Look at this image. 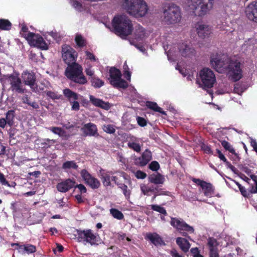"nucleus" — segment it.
I'll return each instance as SVG.
<instances>
[{
    "mask_svg": "<svg viewBox=\"0 0 257 257\" xmlns=\"http://www.w3.org/2000/svg\"><path fill=\"white\" fill-rule=\"evenodd\" d=\"M210 64L219 73L226 72L228 78L233 81L239 80L242 76L240 62L226 56H221L218 54L212 56Z\"/></svg>",
    "mask_w": 257,
    "mask_h": 257,
    "instance_id": "1",
    "label": "nucleus"
},
{
    "mask_svg": "<svg viewBox=\"0 0 257 257\" xmlns=\"http://www.w3.org/2000/svg\"><path fill=\"white\" fill-rule=\"evenodd\" d=\"M122 7L128 14L135 18L144 17L148 11L144 0H122Z\"/></svg>",
    "mask_w": 257,
    "mask_h": 257,
    "instance_id": "2",
    "label": "nucleus"
},
{
    "mask_svg": "<svg viewBox=\"0 0 257 257\" xmlns=\"http://www.w3.org/2000/svg\"><path fill=\"white\" fill-rule=\"evenodd\" d=\"M169 48L166 52L169 60L175 61L181 56L185 58H191L195 54V50L185 43L167 46Z\"/></svg>",
    "mask_w": 257,
    "mask_h": 257,
    "instance_id": "3",
    "label": "nucleus"
},
{
    "mask_svg": "<svg viewBox=\"0 0 257 257\" xmlns=\"http://www.w3.org/2000/svg\"><path fill=\"white\" fill-rule=\"evenodd\" d=\"M112 24L115 33L122 37L129 35L132 32V23L126 15L115 16L112 20Z\"/></svg>",
    "mask_w": 257,
    "mask_h": 257,
    "instance_id": "4",
    "label": "nucleus"
},
{
    "mask_svg": "<svg viewBox=\"0 0 257 257\" xmlns=\"http://www.w3.org/2000/svg\"><path fill=\"white\" fill-rule=\"evenodd\" d=\"M65 75L70 80L79 84H85L87 82L83 73V68L78 63L68 65L65 70Z\"/></svg>",
    "mask_w": 257,
    "mask_h": 257,
    "instance_id": "5",
    "label": "nucleus"
},
{
    "mask_svg": "<svg viewBox=\"0 0 257 257\" xmlns=\"http://www.w3.org/2000/svg\"><path fill=\"white\" fill-rule=\"evenodd\" d=\"M214 0H186V5L199 16H203L213 8Z\"/></svg>",
    "mask_w": 257,
    "mask_h": 257,
    "instance_id": "6",
    "label": "nucleus"
},
{
    "mask_svg": "<svg viewBox=\"0 0 257 257\" xmlns=\"http://www.w3.org/2000/svg\"><path fill=\"white\" fill-rule=\"evenodd\" d=\"M216 82L215 74L209 68H204L199 71L197 82L201 87L204 89L210 88Z\"/></svg>",
    "mask_w": 257,
    "mask_h": 257,
    "instance_id": "7",
    "label": "nucleus"
},
{
    "mask_svg": "<svg viewBox=\"0 0 257 257\" xmlns=\"http://www.w3.org/2000/svg\"><path fill=\"white\" fill-rule=\"evenodd\" d=\"M181 19V12L178 6L171 4L164 9L163 20L166 24H175L179 23Z\"/></svg>",
    "mask_w": 257,
    "mask_h": 257,
    "instance_id": "8",
    "label": "nucleus"
},
{
    "mask_svg": "<svg viewBox=\"0 0 257 257\" xmlns=\"http://www.w3.org/2000/svg\"><path fill=\"white\" fill-rule=\"evenodd\" d=\"M108 80L110 84L114 87L125 88L128 86L126 81L121 78L120 70L115 67H111L109 70Z\"/></svg>",
    "mask_w": 257,
    "mask_h": 257,
    "instance_id": "9",
    "label": "nucleus"
},
{
    "mask_svg": "<svg viewBox=\"0 0 257 257\" xmlns=\"http://www.w3.org/2000/svg\"><path fill=\"white\" fill-rule=\"evenodd\" d=\"M24 38L31 46L37 47L43 50L48 49V44L40 35L34 33H29L24 34Z\"/></svg>",
    "mask_w": 257,
    "mask_h": 257,
    "instance_id": "10",
    "label": "nucleus"
},
{
    "mask_svg": "<svg viewBox=\"0 0 257 257\" xmlns=\"http://www.w3.org/2000/svg\"><path fill=\"white\" fill-rule=\"evenodd\" d=\"M24 38L31 46L37 47L43 50L48 49V44L40 35L34 33H29L24 34Z\"/></svg>",
    "mask_w": 257,
    "mask_h": 257,
    "instance_id": "11",
    "label": "nucleus"
},
{
    "mask_svg": "<svg viewBox=\"0 0 257 257\" xmlns=\"http://www.w3.org/2000/svg\"><path fill=\"white\" fill-rule=\"evenodd\" d=\"M78 54L71 46L63 45L62 46V57L63 60L67 65L76 63Z\"/></svg>",
    "mask_w": 257,
    "mask_h": 257,
    "instance_id": "12",
    "label": "nucleus"
},
{
    "mask_svg": "<svg viewBox=\"0 0 257 257\" xmlns=\"http://www.w3.org/2000/svg\"><path fill=\"white\" fill-rule=\"evenodd\" d=\"M76 232L78 241L89 243L91 245L97 244V237L91 230H77Z\"/></svg>",
    "mask_w": 257,
    "mask_h": 257,
    "instance_id": "13",
    "label": "nucleus"
},
{
    "mask_svg": "<svg viewBox=\"0 0 257 257\" xmlns=\"http://www.w3.org/2000/svg\"><path fill=\"white\" fill-rule=\"evenodd\" d=\"M6 80L11 85L10 89L12 91L18 93H24L25 92L21 79L17 75H9L7 76Z\"/></svg>",
    "mask_w": 257,
    "mask_h": 257,
    "instance_id": "14",
    "label": "nucleus"
},
{
    "mask_svg": "<svg viewBox=\"0 0 257 257\" xmlns=\"http://www.w3.org/2000/svg\"><path fill=\"white\" fill-rule=\"evenodd\" d=\"M80 175L85 183L91 189H96L100 187L101 183L98 179L93 176L86 170H82Z\"/></svg>",
    "mask_w": 257,
    "mask_h": 257,
    "instance_id": "15",
    "label": "nucleus"
},
{
    "mask_svg": "<svg viewBox=\"0 0 257 257\" xmlns=\"http://www.w3.org/2000/svg\"><path fill=\"white\" fill-rule=\"evenodd\" d=\"M171 225L179 231H186L190 233L194 232L192 226L187 224L183 219L177 218H171Z\"/></svg>",
    "mask_w": 257,
    "mask_h": 257,
    "instance_id": "16",
    "label": "nucleus"
},
{
    "mask_svg": "<svg viewBox=\"0 0 257 257\" xmlns=\"http://www.w3.org/2000/svg\"><path fill=\"white\" fill-rule=\"evenodd\" d=\"M195 28L198 37L202 39L208 37L212 33L211 27L205 23H198L196 25Z\"/></svg>",
    "mask_w": 257,
    "mask_h": 257,
    "instance_id": "17",
    "label": "nucleus"
},
{
    "mask_svg": "<svg viewBox=\"0 0 257 257\" xmlns=\"http://www.w3.org/2000/svg\"><path fill=\"white\" fill-rule=\"evenodd\" d=\"M127 145L130 149L139 153L141 150V147L140 144V139L133 135H128L126 138Z\"/></svg>",
    "mask_w": 257,
    "mask_h": 257,
    "instance_id": "18",
    "label": "nucleus"
},
{
    "mask_svg": "<svg viewBox=\"0 0 257 257\" xmlns=\"http://www.w3.org/2000/svg\"><path fill=\"white\" fill-rule=\"evenodd\" d=\"M245 14L248 19L257 23V2L252 3L246 7Z\"/></svg>",
    "mask_w": 257,
    "mask_h": 257,
    "instance_id": "19",
    "label": "nucleus"
},
{
    "mask_svg": "<svg viewBox=\"0 0 257 257\" xmlns=\"http://www.w3.org/2000/svg\"><path fill=\"white\" fill-rule=\"evenodd\" d=\"M112 174V172L107 171L101 168L98 172V175L101 180L103 186L105 187L111 186V175Z\"/></svg>",
    "mask_w": 257,
    "mask_h": 257,
    "instance_id": "20",
    "label": "nucleus"
},
{
    "mask_svg": "<svg viewBox=\"0 0 257 257\" xmlns=\"http://www.w3.org/2000/svg\"><path fill=\"white\" fill-rule=\"evenodd\" d=\"M152 160V153L150 151L146 150L142 156L135 159L136 164L140 166H144Z\"/></svg>",
    "mask_w": 257,
    "mask_h": 257,
    "instance_id": "21",
    "label": "nucleus"
},
{
    "mask_svg": "<svg viewBox=\"0 0 257 257\" xmlns=\"http://www.w3.org/2000/svg\"><path fill=\"white\" fill-rule=\"evenodd\" d=\"M81 130L86 136H98L97 128L96 125L92 123L85 124Z\"/></svg>",
    "mask_w": 257,
    "mask_h": 257,
    "instance_id": "22",
    "label": "nucleus"
},
{
    "mask_svg": "<svg viewBox=\"0 0 257 257\" xmlns=\"http://www.w3.org/2000/svg\"><path fill=\"white\" fill-rule=\"evenodd\" d=\"M75 181L71 179H67L65 181L59 183L57 186L58 190L61 192H66L74 187Z\"/></svg>",
    "mask_w": 257,
    "mask_h": 257,
    "instance_id": "23",
    "label": "nucleus"
},
{
    "mask_svg": "<svg viewBox=\"0 0 257 257\" xmlns=\"http://www.w3.org/2000/svg\"><path fill=\"white\" fill-rule=\"evenodd\" d=\"M22 77L25 84L30 86L31 89L34 88L35 84V78L33 73L27 71L22 73Z\"/></svg>",
    "mask_w": 257,
    "mask_h": 257,
    "instance_id": "24",
    "label": "nucleus"
},
{
    "mask_svg": "<svg viewBox=\"0 0 257 257\" xmlns=\"http://www.w3.org/2000/svg\"><path fill=\"white\" fill-rule=\"evenodd\" d=\"M90 101L95 106L99 107L105 110H108L110 108V104L108 102H105L100 99L95 98L92 95L89 96Z\"/></svg>",
    "mask_w": 257,
    "mask_h": 257,
    "instance_id": "25",
    "label": "nucleus"
},
{
    "mask_svg": "<svg viewBox=\"0 0 257 257\" xmlns=\"http://www.w3.org/2000/svg\"><path fill=\"white\" fill-rule=\"evenodd\" d=\"M146 238L156 246L161 245L165 244L161 236L157 233H147Z\"/></svg>",
    "mask_w": 257,
    "mask_h": 257,
    "instance_id": "26",
    "label": "nucleus"
},
{
    "mask_svg": "<svg viewBox=\"0 0 257 257\" xmlns=\"http://www.w3.org/2000/svg\"><path fill=\"white\" fill-rule=\"evenodd\" d=\"M63 93L65 97L72 103V101L76 100L78 99V95L69 88H65L63 90Z\"/></svg>",
    "mask_w": 257,
    "mask_h": 257,
    "instance_id": "27",
    "label": "nucleus"
},
{
    "mask_svg": "<svg viewBox=\"0 0 257 257\" xmlns=\"http://www.w3.org/2000/svg\"><path fill=\"white\" fill-rule=\"evenodd\" d=\"M202 191L206 197H211L214 194V188L211 184L206 182L201 187Z\"/></svg>",
    "mask_w": 257,
    "mask_h": 257,
    "instance_id": "28",
    "label": "nucleus"
},
{
    "mask_svg": "<svg viewBox=\"0 0 257 257\" xmlns=\"http://www.w3.org/2000/svg\"><path fill=\"white\" fill-rule=\"evenodd\" d=\"M50 84L48 82L43 81L41 82L38 86H36V84H35L34 88H32V89L33 91L39 93L42 92L46 93L48 91L47 89L48 88V86Z\"/></svg>",
    "mask_w": 257,
    "mask_h": 257,
    "instance_id": "29",
    "label": "nucleus"
},
{
    "mask_svg": "<svg viewBox=\"0 0 257 257\" xmlns=\"http://www.w3.org/2000/svg\"><path fill=\"white\" fill-rule=\"evenodd\" d=\"M176 243L184 252H187L190 247L189 242L186 239L182 237L177 238Z\"/></svg>",
    "mask_w": 257,
    "mask_h": 257,
    "instance_id": "30",
    "label": "nucleus"
},
{
    "mask_svg": "<svg viewBox=\"0 0 257 257\" xmlns=\"http://www.w3.org/2000/svg\"><path fill=\"white\" fill-rule=\"evenodd\" d=\"M134 34L135 39L138 40H142L147 36V34L144 29L140 25L136 26Z\"/></svg>",
    "mask_w": 257,
    "mask_h": 257,
    "instance_id": "31",
    "label": "nucleus"
},
{
    "mask_svg": "<svg viewBox=\"0 0 257 257\" xmlns=\"http://www.w3.org/2000/svg\"><path fill=\"white\" fill-rule=\"evenodd\" d=\"M78 166L74 161H68L64 162L62 165V169L65 171L72 169L77 170Z\"/></svg>",
    "mask_w": 257,
    "mask_h": 257,
    "instance_id": "32",
    "label": "nucleus"
},
{
    "mask_svg": "<svg viewBox=\"0 0 257 257\" xmlns=\"http://www.w3.org/2000/svg\"><path fill=\"white\" fill-rule=\"evenodd\" d=\"M147 107L157 112H160L162 114H165V112L162 110V108L159 107L156 102L147 101L146 102Z\"/></svg>",
    "mask_w": 257,
    "mask_h": 257,
    "instance_id": "33",
    "label": "nucleus"
},
{
    "mask_svg": "<svg viewBox=\"0 0 257 257\" xmlns=\"http://www.w3.org/2000/svg\"><path fill=\"white\" fill-rule=\"evenodd\" d=\"M164 178L160 174H156L152 175L150 177V181L151 182L156 184H162L164 182Z\"/></svg>",
    "mask_w": 257,
    "mask_h": 257,
    "instance_id": "34",
    "label": "nucleus"
},
{
    "mask_svg": "<svg viewBox=\"0 0 257 257\" xmlns=\"http://www.w3.org/2000/svg\"><path fill=\"white\" fill-rule=\"evenodd\" d=\"M91 82L92 86L96 88H100L104 84L103 80L96 77H92Z\"/></svg>",
    "mask_w": 257,
    "mask_h": 257,
    "instance_id": "35",
    "label": "nucleus"
},
{
    "mask_svg": "<svg viewBox=\"0 0 257 257\" xmlns=\"http://www.w3.org/2000/svg\"><path fill=\"white\" fill-rule=\"evenodd\" d=\"M15 116V112L13 110H9L6 114V120L8 124L12 126L14 124V118Z\"/></svg>",
    "mask_w": 257,
    "mask_h": 257,
    "instance_id": "36",
    "label": "nucleus"
},
{
    "mask_svg": "<svg viewBox=\"0 0 257 257\" xmlns=\"http://www.w3.org/2000/svg\"><path fill=\"white\" fill-rule=\"evenodd\" d=\"M110 213L114 218L118 220H121L123 218L124 215L122 213L118 210L115 208L110 209Z\"/></svg>",
    "mask_w": 257,
    "mask_h": 257,
    "instance_id": "37",
    "label": "nucleus"
},
{
    "mask_svg": "<svg viewBox=\"0 0 257 257\" xmlns=\"http://www.w3.org/2000/svg\"><path fill=\"white\" fill-rule=\"evenodd\" d=\"M75 41L79 47H83L86 45L85 39L80 34H76Z\"/></svg>",
    "mask_w": 257,
    "mask_h": 257,
    "instance_id": "38",
    "label": "nucleus"
},
{
    "mask_svg": "<svg viewBox=\"0 0 257 257\" xmlns=\"http://www.w3.org/2000/svg\"><path fill=\"white\" fill-rule=\"evenodd\" d=\"M21 248L24 249V250L28 254L34 253L36 251V248L35 245L30 244H25L21 246Z\"/></svg>",
    "mask_w": 257,
    "mask_h": 257,
    "instance_id": "39",
    "label": "nucleus"
},
{
    "mask_svg": "<svg viewBox=\"0 0 257 257\" xmlns=\"http://www.w3.org/2000/svg\"><path fill=\"white\" fill-rule=\"evenodd\" d=\"M12 24L7 20L0 19V29L2 30H9L11 28Z\"/></svg>",
    "mask_w": 257,
    "mask_h": 257,
    "instance_id": "40",
    "label": "nucleus"
},
{
    "mask_svg": "<svg viewBox=\"0 0 257 257\" xmlns=\"http://www.w3.org/2000/svg\"><path fill=\"white\" fill-rule=\"evenodd\" d=\"M49 130L54 134L58 135L60 137L66 136V132L61 127H51L49 128Z\"/></svg>",
    "mask_w": 257,
    "mask_h": 257,
    "instance_id": "41",
    "label": "nucleus"
},
{
    "mask_svg": "<svg viewBox=\"0 0 257 257\" xmlns=\"http://www.w3.org/2000/svg\"><path fill=\"white\" fill-rule=\"evenodd\" d=\"M119 188L122 191L123 194L125 196L126 199L128 200L130 198L131 190L128 189L127 186L124 184H120L119 185Z\"/></svg>",
    "mask_w": 257,
    "mask_h": 257,
    "instance_id": "42",
    "label": "nucleus"
},
{
    "mask_svg": "<svg viewBox=\"0 0 257 257\" xmlns=\"http://www.w3.org/2000/svg\"><path fill=\"white\" fill-rule=\"evenodd\" d=\"M250 177L253 182V183L251 184L250 192L251 193H257V176L253 174H250Z\"/></svg>",
    "mask_w": 257,
    "mask_h": 257,
    "instance_id": "43",
    "label": "nucleus"
},
{
    "mask_svg": "<svg viewBox=\"0 0 257 257\" xmlns=\"http://www.w3.org/2000/svg\"><path fill=\"white\" fill-rule=\"evenodd\" d=\"M207 243L209 247V250H211V249H217V247L218 245V243L215 238L209 237L208 239Z\"/></svg>",
    "mask_w": 257,
    "mask_h": 257,
    "instance_id": "44",
    "label": "nucleus"
},
{
    "mask_svg": "<svg viewBox=\"0 0 257 257\" xmlns=\"http://www.w3.org/2000/svg\"><path fill=\"white\" fill-rule=\"evenodd\" d=\"M123 75L124 77L128 81L131 80V73L129 71V68L125 61L123 66Z\"/></svg>",
    "mask_w": 257,
    "mask_h": 257,
    "instance_id": "45",
    "label": "nucleus"
},
{
    "mask_svg": "<svg viewBox=\"0 0 257 257\" xmlns=\"http://www.w3.org/2000/svg\"><path fill=\"white\" fill-rule=\"evenodd\" d=\"M71 4L72 7L79 12H81L84 10L82 4L76 0H72Z\"/></svg>",
    "mask_w": 257,
    "mask_h": 257,
    "instance_id": "46",
    "label": "nucleus"
},
{
    "mask_svg": "<svg viewBox=\"0 0 257 257\" xmlns=\"http://www.w3.org/2000/svg\"><path fill=\"white\" fill-rule=\"evenodd\" d=\"M46 93L47 96L52 99H59L62 97V95L58 94L57 92L51 91L48 90Z\"/></svg>",
    "mask_w": 257,
    "mask_h": 257,
    "instance_id": "47",
    "label": "nucleus"
},
{
    "mask_svg": "<svg viewBox=\"0 0 257 257\" xmlns=\"http://www.w3.org/2000/svg\"><path fill=\"white\" fill-rule=\"evenodd\" d=\"M151 208L156 211H157L161 214L166 215L167 214L165 208L158 205H152Z\"/></svg>",
    "mask_w": 257,
    "mask_h": 257,
    "instance_id": "48",
    "label": "nucleus"
},
{
    "mask_svg": "<svg viewBox=\"0 0 257 257\" xmlns=\"http://www.w3.org/2000/svg\"><path fill=\"white\" fill-rule=\"evenodd\" d=\"M102 128L105 132L108 134H113L115 131L113 126L111 124L104 125Z\"/></svg>",
    "mask_w": 257,
    "mask_h": 257,
    "instance_id": "49",
    "label": "nucleus"
},
{
    "mask_svg": "<svg viewBox=\"0 0 257 257\" xmlns=\"http://www.w3.org/2000/svg\"><path fill=\"white\" fill-rule=\"evenodd\" d=\"M221 145L225 150L229 151L231 153H234L235 151L234 149L232 147V146L230 145V144L228 142L225 141H222L221 143Z\"/></svg>",
    "mask_w": 257,
    "mask_h": 257,
    "instance_id": "50",
    "label": "nucleus"
},
{
    "mask_svg": "<svg viewBox=\"0 0 257 257\" xmlns=\"http://www.w3.org/2000/svg\"><path fill=\"white\" fill-rule=\"evenodd\" d=\"M135 175L138 179H145L147 177V174L145 173L140 170L136 171L135 173Z\"/></svg>",
    "mask_w": 257,
    "mask_h": 257,
    "instance_id": "51",
    "label": "nucleus"
},
{
    "mask_svg": "<svg viewBox=\"0 0 257 257\" xmlns=\"http://www.w3.org/2000/svg\"><path fill=\"white\" fill-rule=\"evenodd\" d=\"M159 167V163L156 161H153L149 165V168L152 171H157Z\"/></svg>",
    "mask_w": 257,
    "mask_h": 257,
    "instance_id": "52",
    "label": "nucleus"
},
{
    "mask_svg": "<svg viewBox=\"0 0 257 257\" xmlns=\"http://www.w3.org/2000/svg\"><path fill=\"white\" fill-rule=\"evenodd\" d=\"M70 103L72 104L71 109L72 110L77 111L79 109L80 105L78 101L73 100L72 101V103Z\"/></svg>",
    "mask_w": 257,
    "mask_h": 257,
    "instance_id": "53",
    "label": "nucleus"
},
{
    "mask_svg": "<svg viewBox=\"0 0 257 257\" xmlns=\"http://www.w3.org/2000/svg\"><path fill=\"white\" fill-rule=\"evenodd\" d=\"M75 187L78 189L81 194L86 193L87 191L86 188L83 184H80L76 185Z\"/></svg>",
    "mask_w": 257,
    "mask_h": 257,
    "instance_id": "54",
    "label": "nucleus"
},
{
    "mask_svg": "<svg viewBox=\"0 0 257 257\" xmlns=\"http://www.w3.org/2000/svg\"><path fill=\"white\" fill-rule=\"evenodd\" d=\"M201 149L205 153H207V154H212V152L210 148L208 146H207L205 144H203L202 145Z\"/></svg>",
    "mask_w": 257,
    "mask_h": 257,
    "instance_id": "55",
    "label": "nucleus"
},
{
    "mask_svg": "<svg viewBox=\"0 0 257 257\" xmlns=\"http://www.w3.org/2000/svg\"><path fill=\"white\" fill-rule=\"evenodd\" d=\"M0 182L3 185L10 186L8 182L5 179V176L1 173H0Z\"/></svg>",
    "mask_w": 257,
    "mask_h": 257,
    "instance_id": "56",
    "label": "nucleus"
},
{
    "mask_svg": "<svg viewBox=\"0 0 257 257\" xmlns=\"http://www.w3.org/2000/svg\"><path fill=\"white\" fill-rule=\"evenodd\" d=\"M85 53H86V55L87 56V58H88V59H90L91 61H95L96 60L95 57L91 53L86 51L85 52Z\"/></svg>",
    "mask_w": 257,
    "mask_h": 257,
    "instance_id": "57",
    "label": "nucleus"
},
{
    "mask_svg": "<svg viewBox=\"0 0 257 257\" xmlns=\"http://www.w3.org/2000/svg\"><path fill=\"white\" fill-rule=\"evenodd\" d=\"M192 181L194 183L197 184V185H199L201 188L202 187V185H204V183H205L206 182H205L204 181H203V180H200L199 179H195V178H193L192 179Z\"/></svg>",
    "mask_w": 257,
    "mask_h": 257,
    "instance_id": "58",
    "label": "nucleus"
},
{
    "mask_svg": "<svg viewBox=\"0 0 257 257\" xmlns=\"http://www.w3.org/2000/svg\"><path fill=\"white\" fill-rule=\"evenodd\" d=\"M138 124L141 126H144L146 125L145 119L142 117H138L137 118Z\"/></svg>",
    "mask_w": 257,
    "mask_h": 257,
    "instance_id": "59",
    "label": "nucleus"
},
{
    "mask_svg": "<svg viewBox=\"0 0 257 257\" xmlns=\"http://www.w3.org/2000/svg\"><path fill=\"white\" fill-rule=\"evenodd\" d=\"M210 257H219L217 249H211L210 250Z\"/></svg>",
    "mask_w": 257,
    "mask_h": 257,
    "instance_id": "60",
    "label": "nucleus"
},
{
    "mask_svg": "<svg viewBox=\"0 0 257 257\" xmlns=\"http://www.w3.org/2000/svg\"><path fill=\"white\" fill-rule=\"evenodd\" d=\"M190 251L193 254V257H196L197 256H199L201 255L199 253V250L197 247L191 248Z\"/></svg>",
    "mask_w": 257,
    "mask_h": 257,
    "instance_id": "61",
    "label": "nucleus"
},
{
    "mask_svg": "<svg viewBox=\"0 0 257 257\" xmlns=\"http://www.w3.org/2000/svg\"><path fill=\"white\" fill-rule=\"evenodd\" d=\"M85 71L86 74L90 76H92L94 73V71L91 69V67L86 68Z\"/></svg>",
    "mask_w": 257,
    "mask_h": 257,
    "instance_id": "62",
    "label": "nucleus"
},
{
    "mask_svg": "<svg viewBox=\"0 0 257 257\" xmlns=\"http://www.w3.org/2000/svg\"><path fill=\"white\" fill-rule=\"evenodd\" d=\"M28 29L27 27V26H24V25L22 26L20 34L24 38V34H28V33H31L30 32H28Z\"/></svg>",
    "mask_w": 257,
    "mask_h": 257,
    "instance_id": "63",
    "label": "nucleus"
},
{
    "mask_svg": "<svg viewBox=\"0 0 257 257\" xmlns=\"http://www.w3.org/2000/svg\"><path fill=\"white\" fill-rule=\"evenodd\" d=\"M141 189L145 195L147 194V193L151 191V189L145 185H142L141 186Z\"/></svg>",
    "mask_w": 257,
    "mask_h": 257,
    "instance_id": "64",
    "label": "nucleus"
}]
</instances>
